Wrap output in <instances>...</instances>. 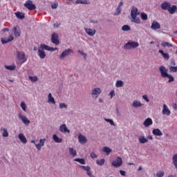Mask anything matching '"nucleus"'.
Segmentation results:
<instances>
[{"instance_id":"47","label":"nucleus","mask_w":177,"mask_h":177,"mask_svg":"<svg viewBox=\"0 0 177 177\" xmlns=\"http://www.w3.org/2000/svg\"><path fill=\"white\" fill-rule=\"evenodd\" d=\"M6 70H10L11 71H13V70L16 69L15 66H6Z\"/></svg>"},{"instance_id":"19","label":"nucleus","mask_w":177,"mask_h":177,"mask_svg":"<svg viewBox=\"0 0 177 177\" xmlns=\"http://www.w3.org/2000/svg\"><path fill=\"white\" fill-rule=\"evenodd\" d=\"M16 55L19 60H24L26 58V54L21 51H17Z\"/></svg>"},{"instance_id":"10","label":"nucleus","mask_w":177,"mask_h":177,"mask_svg":"<svg viewBox=\"0 0 177 177\" xmlns=\"http://www.w3.org/2000/svg\"><path fill=\"white\" fill-rule=\"evenodd\" d=\"M45 142H46V138H41L39 140V144H35V147L38 150H41L42 147L45 146Z\"/></svg>"},{"instance_id":"63","label":"nucleus","mask_w":177,"mask_h":177,"mask_svg":"<svg viewBox=\"0 0 177 177\" xmlns=\"http://www.w3.org/2000/svg\"><path fill=\"white\" fill-rule=\"evenodd\" d=\"M87 175L89 177H95V176H93V174H92V172H91V171L87 173Z\"/></svg>"},{"instance_id":"53","label":"nucleus","mask_w":177,"mask_h":177,"mask_svg":"<svg viewBox=\"0 0 177 177\" xmlns=\"http://www.w3.org/2000/svg\"><path fill=\"white\" fill-rule=\"evenodd\" d=\"M121 13V7H118L116 9V15H118Z\"/></svg>"},{"instance_id":"58","label":"nucleus","mask_w":177,"mask_h":177,"mask_svg":"<svg viewBox=\"0 0 177 177\" xmlns=\"http://www.w3.org/2000/svg\"><path fill=\"white\" fill-rule=\"evenodd\" d=\"M120 175H122V176H125V175L127 174V172H125V171L124 170H120Z\"/></svg>"},{"instance_id":"24","label":"nucleus","mask_w":177,"mask_h":177,"mask_svg":"<svg viewBox=\"0 0 177 177\" xmlns=\"http://www.w3.org/2000/svg\"><path fill=\"white\" fill-rule=\"evenodd\" d=\"M138 140L140 143H142V145L145 143H147V142H149V139L146 138L145 136H140L138 138Z\"/></svg>"},{"instance_id":"22","label":"nucleus","mask_w":177,"mask_h":177,"mask_svg":"<svg viewBox=\"0 0 177 177\" xmlns=\"http://www.w3.org/2000/svg\"><path fill=\"white\" fill-rule=\"evenodd\" d=\"M142 106H143V104L138 100H134L132 103V107H134V109H138V107H142Z\"/></svg>"},{"instance_id":"45","label":"nucleus","mask_w":177,"mask_h":177,"mask_svg":"<svg viewBox=\"0 0 177 177\" xmlns=\"http://www.w3.org/2000/svg\"><path fill=\"white\" fill-rule=\"evenodd\" d=\"M29 80H30L32 82H37V81H38V77L37 76H30Z\"/></svg>"},{"instance_id":"21","label":"nucleus","mask_w":177,"mask_h":177,"mask_svg":"<svg viewBox=\"0 0 177 177\" xmlns=\"http://www.w3.org/2000/svg\"><path fill=\"white\" fill-rule=\"evenodd\" d=\"M38 54L40 59H44L46 56L45 51L41 47L38 49Z\"/></svg>"},{"instance_id":"17","label":"nucleus","mask_w":177,"mask_h":177,"mask_svg":"<svg viewBox=\"0 0 177 177\" xmlns=\"http://www.w3.org/2000/svg\"><path fill=\"white\" fill-rule=\"evenodd\" d=\"M143 125H144L146 128L150 127V125H153V120H151V118H147V119L144 121Z\"/></svg>"},{"instance_id":"35","label":"nucleus","mask_w":177,"mask_h":177,"mask_svg":"<svg viewBox=\"0 0 177 177\" xmlns=\"http://www.w3.org/2000/svg\"><path fill=\"white\" fill-rule=\"evenodd\" d=\"M3 131V138H8L9 136V132H8V129L6 128L1 129Z\"/></svg>"},{"instance_id":"62","label":"nucleus","mask_w":177,"mask_h":177,"mask_svg":"<svg viewBox=\"0 0 177 177\" xmlns=\"http://www.w3.org/2000/svg\"><path fill=\"white\" fill-rule=\"evenodd\" d=\"M77 52H78V53H80V55H82V56H84V55L85 54L84 50H78Z\"/></svg>"},{"instance_id":"39","label":"nucleus","mask_w":177,"mask_h":177,"mask_svg":"<svg viewBox=\"0 0 177 177\" xmlns=\"http://www.w3.org/2000/svg\"><path fill=\"white\" fill-rule=\"evenodd\" d=\"M122 31H131V27H129L128 25H124L122 27Z\"/></svg>"},{"instance_id":"20","label":"nucleus","mask_w":177,"mask_h":177,"mask_svg":"<svg viewBox=\"0 0 177 177\" xmlns=\"http://www.w3.org/2000/svg\"><path fill=\"white\" fill-rule=\"evenodd\" d=\"M18 138L19 139V140H21V143H24V145H26V143H27V138H26V136H24V133H20L18 135Z\"/></svg>"},{"instance_id":"8","label":"nucleus","mask_w":177,"mask_h":177,"mask_svg":"<svg viewBox=\"0 0 177 177\" xmlns=\"http://www.w3.org/2000/svg\"><path fill=\"white\" fill-rule=\"evenodd\" d=\"M84 31L89 37H95L96 34V30L92 28H84Z\"/></svg>"},{"instance_id":"37","label":"nucleus","mask_w":177,"mask_h":177,"mask_svg":"<svg viewBox=\"0 0 177 177\" xmlns=\"http://www.w3.org/2000/svg\"><path fill=\"white\" fill-rule=\"evenodd\" d=\"M106 162V159H104V158H102V159H101V160H97L96 161L97 165H100V166L104 165V162Z\"/></svg>"},{"instance_id":"13","label":"nucleus","mask_w":177,"mask_h":177,"mask_svg":"<svg viewBox=\"0 0 177 177\" xmlns=\"http://www.w3.org/2000/svg\"><path fill=\"white\" fill-rule=\"evenodd\" d=\"M78 140L81 145H85L86 142H88V139H86V137L82 134H79L78 136Z\"/></svg>"},{"instance_id":"16","label":"nucleus","mask_w":177,"mask_h":177,"mask_svg":"<svg viewBox=\"0 0 177 177\" xmlns=\"http://www.w3.org/2000/svg\"><path fill=\"white\" fill-rule=\"evenodd\" d=\"M170 6L171 3L168 1H165L160 5V8L162 10H168Z\"/></svg>"},{"instance_id":"2","label":"nucleus","mask_w":177,"mask_h":177,"mask_svg":"<svg viewBox=\"0 0 177 177\" xmlns=\"http://www.w3.org/2000/svg\"><path fill=\"white\" fill-rule=\"evenodd\" d=\"M139 46V43L133 41H129L124 46V49H135V48H138Z\"/></svg>"},{"instance_id":"48","label":"nucleus","mask_w":177,"mask_h":177,"mask_svg":"<svg viewBox=\"0 0 177 177\" xmlns=\"http://www.w3.org/2000/svg\"><path fill=\"white\" fill-rule=\"evenodd\" d=\"M141 19L142 20H147V15L145 12L141 13Z\"/></svg>"},{"instance_id":"52","label":"nucleus","mask_w":177,"mask_h":177,"mask_svg":"<svg viewBox=\"0 0 177 177\" xmlns=\"http://www.w3.org/2000/svg\"><path fill=\"white\" fill-rule=\"evenodd\" d=\"M57 6H59V3H55L51 6L52 9H57Z\"/></svg>"},{"instance_id":"25","label":"nucleus","mask_w":177,"mask_h":177,"mask_svg":"<svg viewBox=\"0 0 177 177\" xmlns=\"http://www.w3.org/2000/svg\"><path fill=\"white\" fill-rule=\"evenodd\" d=\"M53 139L55 143H62V142H63V140L59 138V136H57L56 134L53 135Z\"/></svg>"},{"instance_id":"9","label":"nucleus","mask_w":177,"mask_h":177,"mask_svg":"<svg viewBox=\"0 0 177 177\" xmlns=\"http://www.w3.org/2000/svg\"><path fill=\"white\" fill-rule=\"evenodd\" d=\"M18 115L19 118L21 119V120L22 121V122L24 123L25 125L27 126L30 124V120L27 119V117L23 115L21 113H19Z\"/></svg>"},{"instance_id":"14","label":"nucleus","mask_w":177,"mask_h":177,"mask_svg":"<svg viewBox=\"0 0 177 177\" xmlns=\"http://www.w3.org/2000/svg\"><path fill=\"white\" fill-rule=\"evenodd\" d=\"M151 28L152 30H160V28H161V25H160V23L157 22L156 21H153L151 23Z\"/></svg>"},{"instance_id":"57","label":"nucleus","mask_w":177,"mask_h":177,"mask_svg":"<svg viewBox=\"0 0 177 177\" xmlns=\"http://www.w3.org/2000/svg\"><path fill=\"white\" fill-rule=\"evenodd\" d=\"M142 99H144V100L147 101V102H150L149 97L146 95H142Z\"/></svg>"},{"instance_id":"56","label":"nucleus","mask_w":177,"mask_h":177,"mask_svg":"<svg viewBox=\"0 0 177 177\" xmlns=\"http://www.w3.org/2000/svg\"><path fill=\"white\" fill-rule=\"evenodd\" d=\"M109 95L111 96V99H113V96H115V93L114 92V91H111L110 93H109Z\"/></svg>"},{"instance_id":"11","label":"nucleus","mask_w":177,"mask_h":177,"mask_svg":"<svg viewBox=\"0 0 177 177\" xmlns=\"http://www.w3.org/2000/svg\"><path fill=\"white\" fill-rule=\"evenodd\" d=\"M12 32L17 38L18 37H20V35L21 34V30H20V27L19 26H15L12 29Z\"/></svg>"},{"instance_id":"6","label":"nucleus","mask_w":177,"mask_h":177,"mask_svg":"<svg viewBox=\"0 0 177 177\" xmlns=\"http://www.w3.org/2000/svg\"><path fill=\"white\" fill-rule=\"evenodd\" d=\"M159 71L161 74V77L162 78H167V75L168 74V70L167 69V68H165V66H161L159 67Z\"/></svg>"},{"instance_id":"3","label":"nucleus","mask_w":177,"mask_h":177,"mask_svg":"<svg viewBox=\"0 0 177 177\" xmlns=\"http://www.w3.org/2000/svg\"><path fill=\"white\" fill-rule=\"evenodd\" d=\"M24 6H25L26 9H28V10H34L37 9V6H35V4L32 3V1L31 0H27L24 4Z\"/></svg>"},{"instance_id":"42","label":"nucleus","mask_w":177,"mask_h":177,"mask_svg":"<svg viewBox=\"0 0 177 177\" xmlns=\"http://www.w3.org/2000/svg\"><path fill=\"white\" fill-rule=\"evenodd\" d=\"M80 168H82V169H84V171H86L87 174L91 171V167L89 166H80Z\"/></svg>"},{"instance_id":"7","label":"nucleus","mask_w":177,"mask_h":177,"mask_svg":"<svg viewBox=\"0 0 177 177\" xmlns=\"http://www.w3.org/2000/svg\"><path fill=\"white\" fill-rule=\"evenodd\" d=\"M71 53H73V50H71V48L66 49L65 50H64L62 53L59 57H60V59H64V57H66L67 56H70V55H71Z\"/></svg>"},{"instance_id":"27","label":"nucleus","mask_w":177,"mask_h":177,"mask_svg":"<svg viewBox=\"0 0 177 177\" xmlns=\"http://www.w3.org/2000/svg\"><path fill=\"white\" fill-rule=\"evenodd\" d=\"M15 16L16 17H17V19H19L20 20H23L26 17L24 13L20 12H15Z\"/></svg>"},{"instance_id":"1","label":"nucleus","mask_w":177,"mask_h":177,"mask_svg":"<svg viewBox=\"0 0 177 177\" xmlns=\"http://www.w3.org/2000/svg\"><path fill=\"white\" fill-rule=\"evenodd\" d=\"M140 13L138 11V8L133 7L131 11V17L132 23H136V24H140V19L137 17L139 16Z\"/></svg>"},{"instance_id":"59","label":"nucleus","mask_w":177,"mask_h":177,"mask_svg":"<svg viewBox=\"0 0 177 177\" xmlns=\"http://www.w3.org/2000/svg\"><path fill=\"white\" fill-rule=\"evenodd\" d=\"M55 50H57V48L50 47V50L48 51L55 52Z\"/></svg>"},{"instance_id":"15","label":"nucleus","mask_w":177,"mask_h":177,"mask_svg":"<svg viewBox=\"0 0 177 177\" xmlns=\"http://www.w3.org/2000/svg\"><path fill=\"white\" fill-rule=\"evenodd\" d=\"M59 131L63 133H66V132L70 133V129L67 128V125H66V124H63L59 127Z\"/></svg>"},{"instance_id":"49","label":"nucleus","mask_w":177,"mask_h":177,"mask_svg":"<svg viewBox=\"0 0 177 177\" xmlns=\"http://www.w3.org/2000/svg\"><path fill=\"white\" fill-rule=\"evenodd\" d=\"M173 164H176L177 162V153L174 154L172 157Z\"/></svg>"},{"instance_id":"54","label":"nucleus","mask_w":177,"mask_h":177,"mask_svg":"<svg viewBox=\"0 0 177 177\" xmlns=\"http://www.w3.org/2000/svg\"><path fill=\"white\" fill-rule=\"evenodd\" d=\"M90 156L91 158H97V156L95 153V152H91Z\"/></svg>"},{"instance_id":"38","label":"nucleus","mask_w":177,"mask_h":177,"mask_svg":"<svg viewBox=\"0 0 177 177\" xmlns=\"http://www.w3.org/2000/svg\"><path fill=\"white\" fill-rule=\"evenodd\" d=\"M166 78H169L168 82H174V81H175V78L174 77V76L169 74H167V75L166 76Z\"/></svg>"},{"instance_id":"44","label":"nucleus","mask_w":177,"mask_h":177,"mask_svg":"<svg viewBox=\"0 0 177 177\" xmlns=\"http://www.w3.org/2000/svg\"><path fill=\"white\" fill-rule=\"evenodd\" d=\"M170 73H176L177 72V66H170L169 68Z\"/></svg>"},{"instance_id":"26","label":"nucleus","mask_w":177,"mask_h":177,"mask_svg":"<svg viewBox=\"0 0 177 177\" xmlns=\"http://www.w3.org/2000/svg\"><path fill=\"white\" fill-rule=\"evenodd\" d=\"M158 53L162 55L164 59H166V60H169V54L164 53V50H159Z\"/></svg>"},{"instance_id":"4","label":"nucleus","mask_w":177,"mask_h":177,"mask_svg":"<svg viewBox=\"0 0 177 177\" xmlns=\"http://www.w3.org/2000/svg\"><path fill=\"white\" fill-rule=\"evenodd\" d=\"M112 165L113 167H115V168H120V167L122 165V158H121V157H118L112 161Z\"/></svg>"},{"instance_id":"28","label":"nucleus","mask_w":177,"mask_h":177,"mask_svg":"<svg viewBox=\"0 0 177 177\" xmlns=\"http://www.w3.org/2000/svg\"><path fill=\"white\" fill-rule=\"evenodd\" d=\"M48 103H53V104H56V101H55V98L52 97V93H49L48 95Z\"/></svg>"},{"instance_id":"41","label":"nucleus","mask_w":177,"mask_h":177,"mask_svg":"<svg viewBox=\"0 0 177 177\" xmlns=\"http://www.w3.org/2000/svg\"><path fill=\"white\" fill-rule=\"evenodd\" d=\"M104 121H106V122L110 123L111 125L115 127V124L114 123V121H113V120L104 118Z\"/></svg>"},{"instance_id":"40","label":"nucleus","mask_w":177,"mask_h":177,"mask_svg":"<svg viewBox=\"0 0 177 177\" xmlns=\"http://www.w3.org/2000/svg\"><path fill=\"white\" fill-rule=\"evenodd\" d=\"M164 175H165V173L162 171H159L156 173V177H164Z\"/></svg>"},{"instance_id":"60","label":"nucleus","mask_w":177,"mask_h":177,"mask_svg":"<svg viewBox=\"0 0 177 177\" xmlns=\"http://www.w3.org/2000/svg\"><path fill=\"white\" fill-rule=\"evenodd\" d=\"M13 39H15V38L13 37V36L10 35L9 37V38L8 39V42H12V41H13Z\"/></svg>"},{"instance_id":"18","label":"nucleus","mask_w":177,"mask_h":177,"mask_svg":"<svg viewBox=\"0 0 177 177\" xmlns=\"http://www.w3.org/2000/svg\"><path fill=\"white\" fill-rule=\"evenodd\" d=\"M177 10V6L175 5H171L169 8V9L167 10V12H169V15H174L175 13V12H176Z\"/></svg>"},{"instance_id":"46","label":"nucleus","mask_w":177,"mask_h":177,"mask_svg":"<svg viewBox=\"0 0 177 177\" xmlns=\"http://www.w3.org/2000/svg\"><path fill=\"white\" fill-rule=\"evenodd\" d=\"M20 106L24 111H26L27 106L24 102H21Z\"/></svg>"},{"instance_id":"12","label":"nucleus","mask_w":177,"mask_h":177,"mask_svg":"<svg viewBox=\"0 0 177 177\" xmlns=\"http://www.w3.org/2000/svg\"><path fill=\"white\" fill-rule=\"evenodd\" d=\"M162 113L163 115H167V116L171 115V111L169 110V108H168V106H167V104H163V109H162Z\"/></svg>"},{"instance_id":"5","label":"nucleus","mask_w":177,"mask_h":177,"mask_svg":"<svg viewBox=\"0 0 177 177\" xmlns=\"http://www.w3.org/2000/svg\"><path fill=\"white\" fill-rule=\"evenodd\" d=\"M51 42L54 44V45H59L60 44V41L59 40V35L56 32H53L51 35Z\"/></svg>"},{"instance_id":"29","label":"nucleus","mask_w":177,"mask_h":177,"mask_svg":"<svg viewBox=\"0 0 177 177\" xmlns=\"http://www.w3.org/2000/svg\"><path fill=\"white\" fill-rule=\"evenodd\" d=\"M68 151H69V154L71 156H73V157H75V156H77V151L75 149H74V148L69 147Z\"/></svg>"},{"instance_id":"32","label":"nucleus","mask_w":177,"mask_h":177,"mask_svg":"<svg viewBox=\"0 0 177 177\" xmlns=\"http://www.w3.org/2000/svg\"><path fill=\"white\" fill-rule=\"evenodd\" d=\"M40 48L44 50H48L50 49V46L45 44H42L40 45Z\"/></svg>"},{"instance_id":"34","label":"nucleus","mask_w":177,"mask_h":177,"mask_svg":"<svg viewBox=\"0 0 177 177\" xmlns=\"http://www.w3.org/2000/svg\"><path fill=\"white\" fill-rule=\"evenodd\" d=\"M75 3H77V4L81 3L82 5H88V3H89L86 0H77L75 1Z\"/></svg>"},{"instance_id":"64","label":"nucleus","mask_w":177,"mask_h":177,"mask_svg":"<svg viewBox=\"0 0 177 177\" xmlns=\"http://www.w3.org/2000/svg\"><path fill=\"white\" fill-rule=\"evenodd\" d=\"M173 109H174V110H177V104H173Z\"/></svg>"},{"instance_id":"33","label":"nucleus","mask_w":177,"mask_h":177,"mask_svg":"<svg viewBox=\"0 0 177 177\" xmlns=\"http://www.w3.org/2000/svg\"><path fill=\"white\" fill-rule=\"evenodd\" d=\"M116 88H121L124 86V82L122 80H118L115 83Z\"/></svg>"},{"instance_id":"61","label":"nucleus","mask_w":177,"mask_h":177,"mask_svg":"<svg viewBox=\"0 0 177 177\" xmlns=\"http://www.w3.org/2000/svg\"><path fill=\"white\" fill-rule=\"evenodd\" d=\"M90 22L92 23L93 24H97V23H99L97 20H93V19H91Z\"/></svg>"},{"instance_id":"51","label":"nucleus","mask_w":177,"mask_h":177,"mask_svg":"<svg viewBox=\"0 0 177 177\" xmlns=\"http://www.w3.org/2000/svg\"><path fill=\"white\" fill-rule=\"evenodd\" d=\"M8 39L1 38V44L3 45L5 44H8Z\"/></svg>"},{"instance_id":"43","label":"nucleus","mask_w":177,"mask_h":177,"mask_svg":"<svg viewBox=\"0 0 177 177\" xmlns=\"http://www.w3.org/2000/svg\"><path fill=\"white\" fill-rule=\"evenodd\" d=\"M161 45H162V46H164V48H165V46H167L168 48H171L173 46L172 44H169V42H165V41L162 42Z\"/></svg>"},{"instance_id":"30","label":"nucleus","mask_w":177,"mask_h":177,"mask_svg":"<svg viewBox=\"0 0 177 177\" xmlns=\"http://www.w3.org/2000/svg\"><path fill=\"white\" fill-rule=\"evenodd\" d=\"M100 93H102V90L99 88H95L93 89L92 94L96 95L97 96L99 95Z\"/></svg>"},{"instance_id":"55","label":"nucleus","mask_w":177,"mask_h":177,"mask_svg":"<svg viewBox=\"0 0 177 177\" xmlns=\"http://www.w3.org/2000/svg\"><path fill=\"white\" fill-rule=\"evenodd\" d=\"M171 66H176V62H175V60L174 58H171L170 59Z\"/></svg>"},{"instance_id":"31","label":"nucleus","mask_w":177,"mask_h":177,"mask_svg":"<svg viewBox=\"0 0 177 177\" xmlns=\"http://www.w3.org/2000/svg\"><path fill=\"white\" fill-rule=\"evenodd\" d=\"M102 151H104V153H106V154L109 156V154H110V152L111 151V149L109 148V147H104L102 148Z\"/></svg>"},{"instance_id":"50","label":"nucleus","mask_w":177,"mask_h":177,"mask_svg":"<svg viewBox=\"0 0 177 177\" xmlns=\"http://www.w3.org/2000/svg\"><path fill=\"white\" fill-rule=\"evenodd\" d=\"M59 109H67L68 106L64 103H59Z\"/></svg>"},{"instance_id":"23","label":"nucleus","mask_w":177,"mask_h":177,"mask_svg":"<svg viewBox=\"0 0 177 177\" xmlns=\"http://www.w3.org/2000/svg\"><path fill=\"white\" fill-rule=\"evenodd\" d=\"M152 133L155 136H162V132H161V130H160V129H154L152 131Z\"/></svg>"},{"instance_id":"36","label":"nucleus","mask_w":177,"mask_h":177,"mask_svg":"<svg viewBox=\"0 0 177 177\" xmlns=\"http://www.w3.org/2000/svg\"><path fill=\"white\" fill-rule=\"evenodd\" d=\"M74 161H76L77 162H80V164H82L83 165H84L85 164V160L84 158H77L74 159Z\"/></svg>"}]
</instances>
